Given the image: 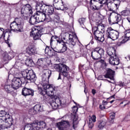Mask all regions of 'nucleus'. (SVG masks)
<instances>
[{
	"label": "nucleus",
	"mask_w": 130,
	"mask_h": 130,
	"mask_svg": "<svg viewBox=\"0 0 130 130\" xmlns=\"http://www.w3.org/2000/svg\"><path fill=\"white\" fill-rule=\"evenodd\" d=\"M54 47L53 46H51V48L49 46H46L45 49V54L50 57H52V56H55L56 55V52L59 53L60 52L56 48H53Z\"/></svg>",
	"instance_id": "13"
},
{
	"label": "nucleus",
	"mask_w": 130,
	"mask_h": 130,
	"mask_svg": "<svg viewBox=\"0 0 130 130\" xmlns=\"http://www.w3.org/2000/svg\"><path fill=\"white\" fill-rule=\"evenodd\" d=\"M28 72H29V70H26L21 72L22 78H28Z\"/></svg>",
	"instance_id": "46"
},
{
	"label": "nucleus",
	"mask_w": 130,
	"mask_h": 130,
	"mask_svg": "<svg viewBox=\"0 0 130 130\" xmlns=\"http://www.w3.org/2000/svg\"><path fill=\"white\" fill-rule=\"evenodd\" d=\"M122 40L121 42H118L117 43V45L118 46H121L122 44H123V43H125V42H127V41H125V40L124 38H122Z\"/></svg>",
	"instance_id": "51"
},
{
	"label": "nucleus",
	"mask_w": 130,
	"mask_h": 130,
	"mask_svg": "<svg viewBox=\"0 0 130 130\" xmlns=\"http://www.w3.org/2000/svg\"><path fill=\"white\" fill-rule=\"evenodd\" d=\"M25 64L26 66H27V67H33L34 62L33 61V60H32V58H27L25 60Z\"/></svg>",
	"instance_id": "35"
},
{
	"label": "nucleus",
	"mask_w": 130,
	"mask_h": 130,
	"mask_svg": "<svg viewBox=\"0 0 130 130\" xmlns=\"http://www.w3.org/2000/svg\"><path fill=\"white\" fill-rule=\"evenodd\" d=\"M119 6H120V1L119 0H116L114 2L107 4L109 11H110V12H115L116 10H118Z\"/></svg>",
	"instance_id": "15"
},
{
	"label": "nucleus",
	"mask_w": 130,
	"mask_h": 130,
	"mask_svg": "<svg viewBox=\"0 0 130 130\" xmlns=\"http://www.w3.org/2000/svg\"><path fill=\"white\" fill-rule=\"evenodd\" d=\"M36 74L34 73L33 70H29L27 73V79L30 81V83H35L36 81Z\"/></svg>",
	"instance_id": "20"
},
{
	"label": "nucleus",
	"mask_w": 130,
	"mask_h": 130,
	"mask_svg": "<svg viewBox=\"0 0 130 130\" xmlns=\"http://www.w3.org/2000/svg\"><path fill=\"white\" fill-rule=\"evenodd\" d=\"M112 15V13H110L109 18H108V22L110 25H113L114 24H117V21L116 20V17L115 16L114 18H112L111 20V15Z\"/></svg>",
	"instance_id": "33"
},
{
	"label": "nucleus",
	"mask_w": 130,
	"mask_h": 130,
	"mask_svg": "<svg viewBox=\"0 0 130 130\" xmlns=\"http://www.w3.org/2000/svg\"><path fill=\"white\" fill-rule=\"evenodd\" d=\"M78 106H74L73 107V109H72V112H73V113H74V114H76L77 113V112H78Z\"/></svg>",
	"instance_id": "52"
},
{
	"label": "nucleus",
	"mask_w": 130,
	"mask_h": 130,
	"mask_svg": "<svg viewBox=\"0 0 130 130\" xmlns=\"http://www.w3.org/2000/svg\"><path fill=\"white\" fill-rule=\"evenodd\" d=\"M91 119L92 122H96V115H92V116L91 117Z\"/></svg>",
	"instance_id": "58"
},
{
	"label": "nucleus",
	"mask_w": 130,
	"mask_h": 130,
	"mask_svg": "<svg viewBox=\"0 0 130 130\" xmlns=\"http://www.w3.org/2000/svg\"><path fill=\"white\" fill-rule=\"evenodd\" d=\"M110 120H114L115 119V113L112 114L109 117Z\"/></svg>",
	"instance_id": "56"
},
{
	"label": "nucleus",
	"mask_w": 130,
	"mask_h": 130,
	"mask_svg": "<svg viewBox=\"0 0 130 130\" xmlns=\"http://www.w3.org/2000/svg\"><path fill=\"white\" fill-rule=\"evenodd\" d=\"M109 61L110 64L112 66H118V64L120 62V60L117 55L112 57L110 58L109 59Z\"/></svg>",
	"instance_id": "22"
},
{
	"label": "nucleus",
	"mask_w": 130,
	"mask_h": 130,
	"mask_svg": "<svg viewBox=\"0 0 130 130\" xmlns=\"http://www.w3.org/2000/svg\"><path fill=\"white\" fill-rule=\"evenodd\" d=\"M104 49L96 47L92 49L91 56L93 60H99L102 58V55H104Z\"/></svg>",
	"instance_id": "7"
},
{
	"label": "nucleus",
	"mask_w": 130,
	"mask_h": 130,
	"mask_svg": "<svg viewBox=\"0 0 130 130\" xmlns=\"http://www.w3.org/2000/svg\"><path fill=\"white\" fill-rule=\"evenodd\" d=\"M93 37L97 42H103L104 41V35L101 30L97 28V26H93L92 28Z\"/></svg>",
	"instance_id": "8"
},
{
	"label": "nucleus",
	"mask_w": 130,
	"mask_h": 130,
	"mask_svg": "<svg viewBox=\"0 0 130 130\" xmlns=\"http://www.w3.org/2000/svg\"><path fill=\"white\" fill-rule=\"evenodd\" d=\"M29 23L30 25H36L38 24V23H40L39 19H38L36 15V13H35L34 15L30 17L29 20Z\"/></svg>",
	"instance_id": "25"
},
{
	"label": "nucleus",
	"mask_w": 130,
	"mask_h": 130,
	"mask_svg": "<svg viewBox=\"0 0 130 130\" xmlns=\"http://www.w3.org/2000/svg\"><path fill=\"white\" fill-rule=\"evenodd\" d=\"M117 85L119 86V87H125V86H126V84H125V83H124V82L119 81V82H118Z\"/></svg>",
	"instance_id": "53"
},
{
	"label": "nucleus",
	"mask_w": 130,
	"mask_h": 130,
	"mask_svg": "<svg viewBox=\"0 0 130 130\" xmlns=\"http://www.w3.org/2000/svg\"><path fill=\"white\" fill-rule=\"evenodd\" d=\"M13 31V29L12 28H8L5 30V33H9L8 38L7 40H5V43H7L8 44L9 47H11V45L10 44V40H11V39L10 38L11 37V34H12V31Z\"/></svg>",
	"instance_id": "30"
},
{
	"label": "nucleus",
	"mask_w": 130,
	"mask_h": 130,
	"mask_svg": "<svg viewBox=\"0 0 130 130\" xmlns=\"http://www.w3.org/2000/svg\"><path fill=\"white\" fill-rule=\"evenodd\" d=\"M13 90H17L21 87V79L19 77H14L12 80V84Z\"/></svg>",
	"instance_id": "18"
},
{
	"label": "nucleus",
	"mask_w": 130,
	"mask_h": 130,
	"mask_svg": "<svg viewBox=\"0 0 130 130\" xmlns=\"http://www.w3.org/2000/svg\"><path fill=\"white\" fill-rule=\"evenodd\" d=\"M96 28L100 31L104 33L105 32V24L102 23V21H99V22H96Z\"/></svg>",
	"instance_id": "31"
},
{
	"label": "nucleus",
	"mask_w": 130,
	"mask_h": 130,
	"mask_svg": "<svg viewBox=\"0 0 130 130\" xmlns=\"http://www.w3.org/2000/svg\"><path fill=\"white\" fill-rule=\"evenodd\" d=\"M89 5L92 11H99L103 7V3L98 0H90Z\"/></svg>",
	"instance_id": "12"
},
{
	"label": "nucleus",
	"mask_w": 130,
	"mask_h": 130,
	"mask_svg": "<svg viewBox=\"0 0 130 130\" xmlns=\"http://www.w3.org/2000/svg\"><path fill=\"white\" fill-rule=\"evenodd\" d=\"M55 4H57L58 6H62L63 5V2L62 0H53V6L55 8Z\"/></svg>",
	"instance_id": "40"
},
{
	"label": "nucleus",
	"mask_w": 130,
	"mask_h": 130,
	"mask_svg": "<svg viewBox=\"0 0 130 130\" xmlns=\"http://www.w3.org/2000/svg\"><path fill=\"white\" fill-rule=\"evenodd\" d=\"M4 120H5V123H6L9 128H10L14 122V119H13L12 116H10V114H8V117H6V118L4 119Z\"/></svg>",
	"instance_id": "28"
},
{
	"label": "nucleus",
	"mask_w": 130,
	"mask_h": 130,
	"mask_svg": "<svg viewBox=\"0 0 130 130\" xmlns=\"http://www.w3.org/2000/svg\"><path fill=\"white\" fill-rule=\"evenodd\" d=\"M61 100L59 98H57L54 99V101L50 103V105L52 107V109L56 110L58 107L61 106L62 105Z\"/></svg>",
	"instance_id": "19"
},
{
	"label": "nucleus",
	"mask_w": 130,
	"mask_h": 130,
	"mask_svg": "<svg viewBox=\"0 0 130 130\" xmlns=\"http://www.w3.org/2000/svg\"><path fill=\"white\" fill-rule=\"evenodd\" d=\"M39 13H41V10L40 11H37L36 12V15H37V17L38 18V19H39V21L40 22H42V20H40L39 18H42V16H40V15H39Z\"/></svg>",
	"instance_id": "50"
},
{
	"label": "nucleus",
	"mask_w": 130,
	"mask_h": 130,
	"mask_svg": "<svg viewBox=\"0 0 130 130\" xmlns=\"http://www.w3.org/2000/svg\"><path fill=\"white\" fill-rule=\"evenodd\" d=\"M33 15V8L30 4L24 5L21 10V18L23 20H28V16Z\"/></svg>",
	"instance_id": "6"
},
{
	"label": "nucleus",
	"mask_w": 130,
	"mask_h": 130,
	"mask_svg": "<svg viewBox=\"0 0 130 130\" xmlns=\"http://www.w3.org/2000/svg\"><path fill=\"white\" fill-rule=\"evenodd\" d=\"M44 5H42V3L38 2H37V5H38L40 8V11H43L44 10Z\"/></svg>",
	"instance_id": "47"
},
{
	"label": "nucleus",
	"mask_w": 130,
	"mask_h": 130,
	"mask_svg": "<svg viewBox=\"0 0 130 130\" xmlns=\"http://www.w3.org/2000/svg\"><path fill=\"white\" fill-rule=\"evenodd\" d=\"M37 66L40 70H43L44 69H48L47 65H45V58L38 59L37 62Z\"/></svg>",
	"instance_id": "21"
},
{
	"label": "nucleus",
	"mask_w": 130,
	"mask_h": 130,
	"mask_svg": "<svg viewBox=\"0 0 130 130\" xmlns=\"http://www.w3.org/2000/svg\"><path fill=\"white\" fill-rule=\"evenodd\" d=\"M116 50H115V48L113 47H110L108 48L107 50V53L109 56H110V58L112 57H114V56L117 55L115 53Z\"/></svg>",
	"instance_id": "24"
},
{
	"label": "nucleus",
	"mask_w": 130,
	"mask_h": 130,
	"mask_svg": "<svg viewBox=\"0 0 130 130\" xmlns=\"http://www.w3.org/2000/svg\"><path fill=\"white\" fill-rule=\"evenodd\" d=\"M94 127V122H92L90 120L89 121V124H88V127L89 128H93Z\"/></svg>",
	"instance_id": "54"
},
{
	"label": "nucleus",
	"mask_w": 130,
	"mask_h": 130,
	"mask_svg": "<svg viewBox=\"0 0 130 130\" xmlns=\"http://www.w3.org/2000/svg\"><path fill=\"white\" fill-rule=\"evenodd\" d=\"M53 68L56 72H58L62 74L63 77H67L69 76V71H70V68L66 64L62 63L59 64H54Z\"/></svg>",
	"instance_id": "5"
},
{
	"label": "nucleus",
	"mask_w": 130,
	"mask_h": 130,
	"mask_svg": "<svg viewBox=\"0 0 130 130\" xmlns=\"http://www.w3.org/2000/svg\"><path fill=\"white\" fill-rule=\"evenodd\" d=\"M27 125H28V124H26L24 126V130H35V129H32L31 126H30V128H28V127H27V128L26 127V126H27Z\"/></svg>",
	"instance_id": "59"
},
{
	"label": "nucleus",
	"mask_w": 130,
	"mask_h": 130,
	"mask_svg": "<svg viewBox=\"0 0 130 130\" xmlns=\"http://www.w3.org/2000/svg\"><path fill=\"white\" fill-rule=\"evenodd\" d=\"M3 37L4 39H5V38L6 37V32H5V29L3 27H0V39H2Z\"/></svg>",
	"instance_id": "42"
},
{
	"label": "nucleus",
	"mask_w": 130,
	"mask_h": 130,
	"mask_svg": "<svg viewBox=\"0 0 130 130\" xmlns=\"http://www.w3.org/2000/svg\"><path fill=\"white\" fill-rule=\"evenodd\" d=\"M105 125H106V122L105 121L101 120L98 122V126L100 129H102V128H103Z\"/></svg>",
	"instance_id": "37"
},
{
	"label": "nucleus",
	"mask_w": 130,
	"mask_h": 130,
	"mask_svg": "<svg viewBox=\"0 0 130 130\" xmlns=\"http://www.w3.org/2000/svg\"><path fill=\"white\" fill-rule=\"evenodd\" d=\"M79 23L80 24V25H83L84 24V22H85V18H81L79 19Z\"/></svg>",
	"instance_id": "55"
},
{
	"label": "nucleus",
	"mask_w": 130,
	"mask_h": 130,
	"mask_svg": "<svg viewBox=\"0 0 130 130\" xmlns=\"http://www.w3.org/2000/svg\"><path fill=\"white\" fill-rule=\"evenodd\" d=\"M43 74L42 76V85L44 88L53 87V84H49V78L51 77V71L48 68L43 69Z\"/></svg>",
	"instance_id": "4"
},
{
	"label": "nucleus",
	"mask_w": 130,
	"mask_h": 130,
	"mask_svg": "<svg viewBox=\"0 0 130 130\" xmlns=\"http://www.w3.org/2000/svg\"><path fill=\"white\" fill-rule=\"evenodd\" d=\"M8 114H10L5 110H2L0 111V117H5V118H6L8 117Z\"/></svg>",
	"instance_id": "39"
},
{
	"label": "nucleus",
	"mask_w": 130,
	"mask_h": 130,
	"mask_svg": "<svg viewBox=\"0 0 130 130\" xmlns=\"http://www.w3.org/2000/svg\"><path fill=\"white\" fill-rule=\"evenodd\" d=\"M57 42V43L60 44L63 42L62 41V38H60V37H57L56 36H52L50 39V45L51 46H53V42Z\"/></svg>",
	"instance_id": "23"
},
{
	"label": "nucleus",
	"mask_w": 130,
	"mask_h": 130,
	"mask_svg": "<svg viewBox=\"0 0 130 130\" xmlns=\"http://www.w3.org/2000/svg\"><path fill=\"white\" fill-rule=\"evenodd\" d=\"M4 123H6L5 119H3V118H0V125H2V124Z\"/></svg>",
	"instance_id": "60"
},
{
	"label": "nucleus",
	"mask_w": 130,
	"mask_h": 130,
	"mask_svg": "<svg viewBox=\"0 0 130 130\" xmlns=\"http://www.w3.org/2000/svg\"><path fill=\"white\" fill-rule=\"evenodd\" d=\"M44 11L47 14V17L48 19H50V21H58L59 16L58 15L54 13V8L51 5L44 4Z\"/></svg>",
	"instance_id": "2"
},
{
	"label": "nucleus",
	"mask_w": 130,
	"mask_h": 130,
	"mask_svg": "<svg viewBox=\"0 0 130 130\" xmlns=\"http://www.w3.org/2000/svg\"><path fill=\"white\" fill-rule=\"evenodd\" d=\"M106 36L107 38H110L112 40H116L119 37V32L109 27L106 30Z\"/></svg>",
	"instance_id": "10"
},
{
	"label": "nucleus",
	"mask_w": 130,
	"mask_h": 130,
	"mask_svg": "<svg viewBox=\"0 0 130 130\" xmlns=\"http://www.w3.org/2000/svg\"><path fill=\"white\" fill-rule=\"evenodd\" d=\"M36 52V49L33 45H29L26 48V53L29 54V55H33Z\"/></svg>",
	"instance_id": "26"
},
{
	"label": "nucleus",
	"mask_w": 130,
	"mask_h": 130,
	"mask_svg": "<svg viewBox=\"0 0 130 130\" xmlns=\"http://www.w3.org/2000/svg\"><path fill=\"white\" fill-rule=\"evenodd\" d=\"M116 20L117 21V24H118L119 22H120L121 21H122V16H121V15L118 14L116 16Z\"/></svg>",
	"instance_id": "44"
},
{
	"label": "nucleus",
	"mask_w": 130,
	"mask_h": 130,
	"mask_svg": "<svg viewBox=\"0 0 130 130\" xmlns=\"http://www.w3.org/2000/svg\"><path fill=\"white\" fill-rule=\"evenodd\" d=\"M38 93L42 95L43 101H47L49 97L54 96V92H56V88L54 86L38 87Z\"/></svg>",
	"instance_id": "1"
},
{
	"label": "nucleus",
	"mask_w": 130,
	"mask_h": 130,
	"mask_svg": "<svg viewBox=\"0 0 130 130\" xmlns=\"http://www.w3.org/2000/svg\"><path fill=\"white\" fill-rule=\"evenodd\" d=\"M73 128H76V125L78 124V117L75 115H74V119H73Z\"/></svg>",
	"instance_id": "38"
},
{
	"label": "nucleus",
	"mask_w": 130,
	"mask_h": 130,
	"mask_svg": "<svg viewBox=\"0 0 130 130\" xmlns=\"http://www.w3.org/2000/svg\"><path fill=\"white\" fill-rule=\"evenodd\" d=\"M98 105V103H97V101L95 99H93V101H92V106L94 107H96Z\"/></svg>",
	"instance_id": "57"
},
{
	"label": "nucleus",
	"mask_w": 130,
	"mask_h": 130,
	"mask_svg": "<svg viewBox=\"0 0 130 130\" xmlns=\"http://www.w3.org/2000/svg\"><path fill=\"white\" fill-rule=\"evenodd\" d=\"M99 108L101 109V110H104L105 109V106H102V105H100L99 106Z\"/></svg>",
	"instance_id": "63"
},
{
	"label": "nucleus",
	"mask_w": 130,
	"mask_h": 130,
	"mask_svg": "<svg viewBox=\"0 0 130 130\" xmlns=\"http://www.w3.org/2000/svg\"><path fill=\"white\" fill-rule=\"evenodd\" d=\"M39 14L40 16H42V17L39 18V19L42 20V22H44V21L46 20L47 22H52L51 20H50V18L47 17V14L44 10H41V13H39Z\"/></svg>",
	"instance_id": "27"
},
{
	"label": "nucleus",
	"mask_w": 130,
	"mask_h": 130,
	"mask_svg": "<svg viewBox=\"0 0 130 130\" xmlns=\"http://www.w3.org/2000/svg\"><path fill=\"white\" fill-rule=\"evenodd\" d=\"M9 127H8V125H7L6 123H3L0 125V129H8Z\"/></svg>",
	"instance_id": "48"
},
{
	"label": "nucleus",
	"mask_w": 130,
	"mask_h": 130,
	"mask_svg": "<svg viewBox=\"0 0 130 130\" xmlns=\"http://www.w3.org/2000/svg\"><path fill=\"white\" fill-rule=\"evenodd\" d=\"M4 89L7 93H9L13 91L14 88H13L12 84H6L4 86Z\"/></svg>",
	"instance_id": "34"
},
{
	"label": "nucleus",
	"mask_w": 130,
	"mask_h": 130,
	"mask_svg": "<svg viewBox=\"0 0 130 130\" xmlns=\"http://www.w3.org/2000/svg\"><path fill=\"white\" fill-rule=\"evenodd\" d=\"M31 111L33 112L32 114H36L38 112L43 111V107L41 106L40 104H37L34 107V109Z\"/></svg>",
	"instance_id": "29"
},
{
	"label": "nucleus",
	"mask_w": 130,
	"mask_h": 130,
	"mask_svg": "<svg viewBox=\"0 0 130 130\" xmlns=\"http://www.w3.org/2000/svg\"><path fill=\"white\" fill-rule=\"evenodd\" d=\"M10 28L13 32H24V23L21 22L20 18L16 17L10 23Z\"/></svg>",
	"instance_id": "3"
},
{
	"label": "nucleus",
	"mask_w": 130,
	"mask_h": 130,
	"mask_svg": "<svg viewBox=\"0 0 130 130\" xmlns=\"http://www.w3.org/2000/svg\"><path fill=\"white\" fill-rule=\"evenodd\" d=\"M114 76H115V71H114V70H113L110 68L106 69L105 75L104 76L106 79H110V80L114 81Z\"/></svg>",
	"instance_id": "16"
},
{
	"label": "nucleus",
	"mask_w": 130,
	"mask_h": 130,
	"mask_svg": "<svg viewBox=\"0 0 130 130\" xmlns=\"http://www.w3.org/2000/svg\"><path fill=\"white\" fill-rule=\"evenodd\" d=\"M128 104H129V103H126L125 101H123L120 103L119 106L120 107H124L125 106H126V105H128Z\"/></svg>",
	"instance_id": "49"
},
{
	"label": "nucleus",
	"mask_w": 130,
	"mask_h": 130,
	"mask_svg": "<svg viewBox=\"0 0 130 130\" xmlns=\"http://www.w3.org/2000/svg\"><path fill=\"white\" fill-rule=\"evenodd\" d=\"M100 3H103V5H105L107 3V0H98Z\"/></svg>",
	"instance_id": "62"
},
{
	"label": "nucleus",
	"mask_w": 130,
	"mask_h": 130,
	"mask_svg": "<svg viewBox=\"0 0 130 130\" xmlns=\"http://www.w3.org/2000/svg\"><path fill=\"white\" fill-rule=\"evenodd\" d=\"M91 93L92 94L94 95H95V94H96V93H97L96 91L95 90V89H92L91 90Z\"/></svg>",
	"instance_id": "64"
},
{
	"label": "nucleus",
	"mask_w": 130,
	"mask_h": 130,
	"mask_svg": "<svg viewBox=\"0 0 130 130\" xmlns=\"http://www.w3.org/2000/svg\"><path fill=\"white\" fill-rule=\"evenodd\" d=\"M21 94L22 96L26 97V96H34V90L32 88H28L24 87L22 89Z\"/></svg>",
	"instance_id": "17"
},
{
	"label": "nucleus",
	"mask_w": 130,
	"mask_h": 130,
	"mask_svg": "<svg viewBox=\"0 0 130 130\" xmlns=\"http://www.w3.org/2000/svg\"><path fill=\"white\" fill-rule=\"evenodd\" d=\"M62 45H63V46L60 52H66L68 50V45H67V44H62Z\"/></svg>",
	"instance_id": "45"
},
{
	"label": "nucleus",
	"mask_w": 130,
	"mask_h": 130,
	"mask_svg": "<svg viewBox=\"0 0 130 130\" xmlns=\"http://www.w3.org/2000/svg\"><path fill=\"white\" fill-rule=\"evenodd\" d=\"M30 126L35 130H41L42 128H45V127H46V123L44 121L39 122L36 121H34L32 123H27L26 127L30 128Z\"/></svg>",
	"instance_id": "9"
},
{
	"label": "nucleus",
	"mask_w": 130,
	"mask_h": 130,
	"mask_svg": "<svg viewBox=\"0 0 130 130\" xmlns=\"http://www.w3.org/2000/svg\"><path fill=\"white\" fill-rule=\"evenodd\" d=\"M2 56H3V59L4 61H7V60H10V59H12V57L10 56V55L7 52H4L2 54Z\"/></svg>",
	"instance_id": "36"
},
{
	"label": "nucleus",
	"mask_w": 130,
	"mask_h": 130,
	"mask_svg": "<svg viewBox=\"0 0 130 130\" xmlns=\"http://www.w3.org/2000/svg\"><path fill=\"white\" fill-rule=\"evenodd\" d=\"M8 94H11V95H12L13 97L17 95V93L14 92V90L13 89L12 92H9Z\"/></svg>",
	"instance_id": "61"
},
{
	"label": "nucleus",
	"mask_w": 130,
	"mask_h": 130,
	"mask_svg": "<svg viewBox=\"0 0 130 130\" xmlns=\"http://www.w3.org/2000/svg\"><path fill=\"white\" fill-rule=\"evenodd\" d=\"M69 40L67 39L65 37L62 38V44H68L69 46H75L76 43H77V41L78 40V38H74V36L71 34H68Z\"/></svg>",
	"instance_id": "11"
},
{
	"label": "nucleus",
	"mask_w": 130,
	"mask_h": 130,
	"mask_svg": "<svg viewBox=\"0 0 130 130\" xmlns=\"http://www.w3.org/2000/svg\"><path fill=\"white\" fill-rule=\"evenodd\" d=\"M129 10L126 9L123 10L121 12V16H123V17H126V16H128L129 15Z\"/></svg>",
	"instance_id": "41"
},
{
	"label": "nucleus",
	"mask_w": 130,
	"mask_h": 130,
	"mask_svg": "<svg viewBox=\"0 0 130 130\" xmlns=\"http://www.w3.org/2000/svg\"><path fill=\"white\" fill-rule=\"evenodd\" d=\"M20 82H21V85L22 84H27L28 83V78L26 77H21L20 78Z\"/></svg>",
	"instance_id": "43"
},
{
	"label": "nucleus",
	"mask_w": 130,
	"mask_h": 130,
	"mask_svg": "<svg viewBox=\"0 0 130 130\" xmlns=\"http://www.w3.org/2000/svg\"><path fill=\"white\" fill-rule=\"evenodd\" d=\"M124 36L122 37V38H124L125 41H128L130 40V28L125 30L124 31Z\"/></svg>",
	"instance_id": "32"
},
{
	"label": "nucleus",
	"mask_w": 130,
	"mask_h": 130,
	"mask_svg": "<svg viewBox=\"0 0 130 130\" xmlns=\"http://www.w3.org/2000/svg\"><path fill=\"white\" fill-rule=\"evenodd\" d=\"M41 30L35 27H32L30 32V36L33 37L34 40H39L41 38Z\"/></svg>",
	"instance_id": "14"
}]
</instances>
